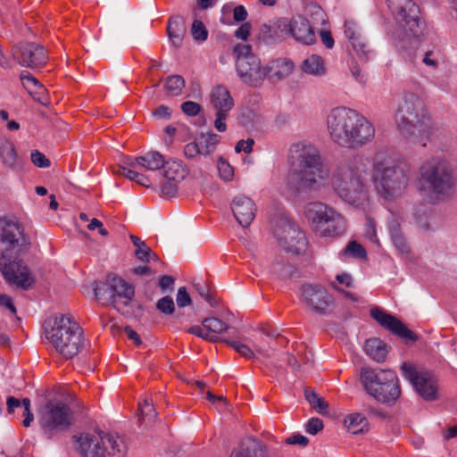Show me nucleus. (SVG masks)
Returning a JSON list of instances; mask_svg holds the SVG:
<instances>
[{"label": "nucleus", "mask_w": 457, "mask_h": 457, "mask_svg": "<svg viewBox=\"0 0 457 457\" xmlns=\"http://www.w3.org/2000/svg\"><path fill=\"white\" fill-rule=\"evenodd\" d=\"M360 381L368 395L386 405H394L401 395L399 379L390 370L363 367Z\"/></svg>", "instance_id": "obj_8"}, {"label": "nucleus", "mask_w": 457, "mask_h": 457, "mask_svg": "<svg viewBox=\"0 0 457 457\" xmlns=\"http://www.w3.org/2000/svg\"><path fill=\"white\" fill-rule=\"evenodd\" d=\"M253 144L254 140L253 138H247L246 140H239L235 146V151L237 153L245 152L246 154H249L253 150Z\"/></svg>", "instance_id": "obj_62"}, {"label": "nucleus", "mask_w": 457, "mask_h": 457, "mask_svg": "<svg viewBox=\"0 0 457 457\" xmlns=\"http://www.w3.org/2000/svg\"><path fill=\"white\" fill-rule=\"evenodd\" d=\"M304 216L312 223L317 233L326 218H330V220L337 224L340 222L338 212L320 202L307 204L304 207Z\"/></svg>", "instance_id": "obj_22"}, {"label": "nucleus", "mask_w": 457, "mask_h": 457, "mask_svg": "<svg viewBox=\"0 0 457 457\" xmlns=\"http://www.w3.org/2000/svg\"><path fill=\"white\" fill-rule=\"evenodd\" d=\"M236 69L240 79L250 86H260L270 72L269 66H262L260 59L252 52V46L238 43L233 48Z\"/></svg>", "instance_id": "obj_13"}, {"label": "nucleus", "mask_w": 457, "mask_h": 457, "mask_svg": "<svg viewBox=\"0 0 457 457\" xmlns=\"http://www.w3.org/2000/svg\"><path fill=\"white\" fill-rule=\"evenodd\" d=\"M163 177L166 180L180 182L187 176V170L181 162L169 160L165 161L163 166Z\"/></svg>", "instance_id": "obj_34"}, {"label": "nucleus", "mask_w": 457, "mask_h": 457, "mask_svg": "<svg viewBox=\"0 0 457 457\" xmlns=\"http://www.w3.org/2000/svg\"><path fill=\"white\" fill-rule=\"evenodd\" d=\"M305 398L309 404L320 414H327L328 411V403L313 391H305Z\"/></svg>", "instance_id": "obj_43"}, {"label": "nucleus", "mask_w": 457, "mask_h": 457, "mask_svg": "<svg viewBox=\"0 0 457 457\" xmlns=\"http://www.w3.org/2000/svg\"><path fill=\"white\" fill-rule=\"evenodd\" d=\"M176 302L179 307L183 308L191 304V297L185 287H180L178 289Z\"/></svg>", "instance_id": "obj_55"}, {"label": "nucleus", "mask_w": 457, "mask_h": 457, "mask_svg": "<svg viewBox=\"0 0 457 457\" xmlns=\"http://www.w3.org/2000/svg\"><path fill=\"white\" fill-rule=\"evenodd\" d=\"M411 62L417 64L419 62L432 70L438 69L440 65V58L438 52L435 50H419Z\"/></svg>", "instance_id": "obj_37"}, {"label": "nucleus", "mask_w": 457, "mask_h": 457, "mask_svg": "<svg viewBox=\"0 0 457 457\" xmlns=\"http://www.w3.org/2000/svg\"><path fill=\"white\" fill-rule=\"evenodd\" d=\"M174 278L169 275H162L159 279V287L163 293L171 291L174 286Z\"/></svg>", "instance_id": "obj_63"}, {"label": "nucleus", "mask_w": 457, "mask_h": 457, "mask_svg": "<svg viewBox=\"0 0 457 457\" xmlns=\"http://www.w3.org/2000/svg\"><path fill=\"white\" fill-rule=\"evenodd\" d=\"M322 428L323 422L319 418H311L305 425V431L311 435H316Z\"/></svg>", "instance_id": "obj_58"}, {"label": "nucleus", "mask_w": 457, "mask_h": 457, "mask_svg": "<svg viewBox=\"0 0 457 457\" xmlns=\"http://www.w3.org/2000/svg\"><path fill=\"white\" fill-rule=\"evenodd\" d=\"M203 326L206 328L207 331H210L212 335H216L217 337L218 334L226 332L229 328L226 323L215 317L204 319L203 320Z\"/></svg>", "instance_id": "obj_44"}, {"label": "nucleus", "mask_w": 457, "mask_h": 457, "mask_svg": "<svg viewBox=\"0 0 457 457\" xmlns=\"http://www.w3.org/2000/svg\"><path fill=\"white\" fill-rule=\"evenodd\" d=\"M287 18L270 21L261 26L258 38L265 45H275L285 40L287 37Z\"/></svg>", "instance_id": "obj_24"}, {"label": "nucleus", "mask_w": 457, "mask_h": 457, "mask_svg": "<svg viewBox=\"0 0 457 457\" xmlns=\"http://www.w3.org/2000/svg\"><path fill=\"white\" fill-rule=\"evenodd\" d=\"M185 87V80L179 75H170L166 79L164 87L167 93L172 96H177L181 94Z\"/></svg>", "instance_id": "obj_42"}, {"label": "nucleus", "mask_w": 457, "mask_h": 457, "mask_svg": "<svg viewBox=\"0 0 457 457\" xmlns=\"http://www.w3.org/2000/svg\"><path fill=\"white\" fill-rule=\"evenodd\" d=\"M235 219L244 228L248 227L255 217V205L253 202L245 195L236 196L231 204Z\"/></svg>", "instance_id": "obj_25"}, {"label": "nucleus", "mask_w": 457, "mask_h": 457, "mask_svg": "<svg viewBox=\"0 0 457 457\" xmlns=\"http://www.w3.org/2000/svg\"><path fill=\"white\" fill-rule=\"evenodd\" d=\"M388 8L399 26L413 37H419L423 30L419 6L412 0H386Z\"/></svg>", "instance_id": "obj_15"}, {"label": "nucleus", "mask_w": 457, "mask_h": 457, "mask_svg": "<svg viewBox=\"0 0 457 457\" xmlns=\"http://www.w3.org/2000/svg\"><path fill=\"white\" fill-rule=\"evenodd\" d=\"M338 217L340 219L338 224L331 221L330 218H326L318 233L321 237H339L343 235L345 231L346 223L345 218L339 212Z\"/></svg>", "instance_id": "obj_36"}, {"label": "nucleus", "mask_w": 457, "mask_h": 457, "mask_svg": "<svg viewBox=\"0 0 457 457\" xmlns=\"http://www.w3.org/2000/svg\"><path fill=\"white\" fill-rule=\"evenodd\" d=\"M230 457H269L267 446L261 441L247 437L233 450Z\"/></svg>", "instance_id": "obj_26"}, {"label": "nucleus", "mask_w": 457, "mask_h": 457, "mask_svg": "<svg viewBox=\"0 0 457 457\" xmlns=\"http://www.w3.org/2000/svg\"><path fill=\"white\" fill-rule=\"evenodd\" d=\"M210 102L212 108L216 111L214 127L219 132H224L227 129L225 120L228 117L229 111L234 106V100L228 89L222 85H219L212 89Z\"/></svg>", "instance_id": "obj_19"}, {"label": "nucleus", "mask_w": 457, "mask_h": 457, "mask_svg": "<svg viewBox=\"0 0 457 457\" xmlns=\"http://www.w3.org/2000/svg\"><path fill=\"white\" fill-rule=\"evenodd\" d=\"M370 316L381 327L389 330L391 333L405 339L415 342L418 337L410 330L400 320L392 314L385 312L380 307H373L370 309Z\"/></svg>", "instance_id": "obj_21"}, {"label": "nucleus", "mask_w": 457, "mask_h": 457, "mask_svg": "<svg viewBox=\"0 0 457 457\" xmlns=\"http://www.w3.org/2000/svg\"><path fill=\"white\" fill-rule=\"evenodd\" d=\"M344 33L348 38L349 42L354 37L361 35V31L358 25L353 21H345L344 24Z\"/></svg>", "instance_id": "obj_52"}, {"label": "nucleus", "mask_w": 457, "mask_h": 457, "mask_svg": "<svg viewBox=\"0 0 457 457\" xmlns=\"http://www.w3.org/2000/svg\"><path fill=\"white\" fill-rule=\"evenodd\" d=\"M30 245V237L19 221L0 218V270L10 284L22 289H28L33 283L28 267L21 260Z\"/></svg>", "instance_id": "obj_1"}, {"label": "nucleus", "mask_w": 457, "mask_h": 457, "mask_svg": "<svg viewBox=\"0 0 457 457\" xmlns=\"http://www.w3.org/2000/svg\"><path fill=\"white\" fill-rule=\"evenodd\" d=\"M187 332L210 342H215L218 339L216 335H212L203 325L192 326L187 329Z\"/></svg>", "instance_id": "obj_49"}, {"label": "nucleus", "mask_w": 457, "mask_h": 457, "mask_svg": "<svg viewBox=\"0 0 457 457\" xmlns=\"http://www.w3.org/2000/svg\"><path fill=\"white\" fill-rule=\"evenodd\" d=\"M403 377L413 386L415 391L426 401H435L438 395V386L435 377L425 370H418L411 364L403 363Z\"/></svg>", "instance_id": "obj_16"}, {"label": "nucleus", "mask_w": 457, "mask_h": 457, "mask_svg": "<svg viewBox=\"0 0 457 457\" xmlns=\"http://www.w3.org/2000/svg\"><path fill=\"white\" fill-rule=\"evenodd\" d=\"M157 417V412L154 408L152 407V410H145L140 411L139 421L145 424V426H149L154 422Z\"/></svg>", "instance_id": "obj_61"}, {"label": "nucleus", "mask_w": 457, "mask_h": 457, "mask_svg": "<svg viewBox=\"0 0 457 457\" xmlns=\"http://www.w3.org/2000/svg\"><path fill=\"white\" fill-rule=\"evenodd\" d=\"M287 37L296 42L310 46L315 42V34L309 21L302 16L295 19L287 18Z\"/></svg>", "instance_id": "obj_23"}, {"label": "nucleus", "mask_w": 457, "mask_h": 457, "mask_svg": "<svg viewBox=\"0 0 457 457\" xmlns=\"http://www.w3.org/2000/svg\"><path fill=\"white\" fill-rule=\"evenodd\" d=\"M178 181L167 180L162 185L161 192L163 196L171 197L178 190Z\"/></svg>", "instance_id": "obj_60"}, {"label": "nucleus", "mask_w": 457, "mask_h": 457, "mask_svg": "<svg viewBox=\"0 0 457 457\" xmlns=\"http://www.w3.org/2000/svg\"><path fill=\"white\" fill-rule=\"evenodd\" d=\"M342 254L360 259H365L367 256L364 247L355 241H350L343 250Z\"/></svg>", "instance_id": "obj_47"}, {"label": "nucleus", "mask_w": 457, "mask_h": 457, "mask_svg": "<svg viewBox=\"0 0 457 457\" xmlns=\"http://www.w3.org/2000/svg\"><path fill=\"white\" fill-rule=\"evenodd\" d=\"M408 140L420 143L423 146H426L428 142L435 148L444 151L451 145L453 137L447 129L435 122L429 116V124L427 127L419 128L416 130V137Z\"/></svg>", "instance_id": "obj_18"}, {"label": "nucleus", "mask_w": 457, "mask_h": 457, "mask_svg": "<svg viewBox=\"0 0 457 457\" xmlns=\"http://www.w3.org/2000/svg\"><path fill=\"white\" fill-rule=\"evenodd\" d=\"M271 70H275L274 75L281 79L289 76L295 68L294 62L287 58H280L272 62L271 66H269Z\"/></svg>", "instance_id": "obj_41"}, {"label": "nucleus", "mask_w": 457, "mask_h": 457, "mask_svg": "<svg viewBox=\"0 0 457 457\" xmlns=\"http://www.w3.org/2000/svg\"><path fill=\"white\" fill-rule=\"evenodd\" d=\"M369 170L368 158L360 154L353 155L333 171V190L344 202L356 208L363 207L369 200Z\"/></svg>", "instance_id": "obj_3"}, {"label": "nucleus", "mask_w": 457, "mask_h": 457, "mask_svg": "<svg viewBox=\"0 0 457 457\" xmlns=\"http://www.w3.org/2000/svg\"><path fill=\"white\" fill-rule=\"evenodd\" d=\"M454 184L452 169L445 160L431 157L421 163L417 179L420 193L436 199L445 198L452 194Z\"/></svg>", "instance_id": "obj_7"}, {"label": "nucleus", "mask_w": 457, "mask_h": 457, "mask_svg": "<svg viewBox=\"0 0 457 457\" xmlns=\"http://www.w3.org/2000/svg\"><path fill=\"white\" fill-rule=\"evenodd\" d=\"M129 238L136 247L135 256L141 262H148L151 259L158 261L157 255L151 250V248L140 237L130 235Z\"/></svg>", "instance_id": "obj_38"}, {"label": "nucleus", "mask_w": 457, "mask_h": 457, "mask_svg": "<svg viewBox=\"0 0 457 457\" xmlns=\"http://www.w3.org/2000/svg\"><path fill=\"white\" fill-rule=\"evenodd\" d=\"M156 308L163 314H172L175 311L173 299L168 295L162 297L161 299L158 300L156 303Z\"/></svg>", "instance_id": "obj_50"}, {"label": "nucleus", "mask_w": 457, "mask_h": 457, "mask_svg": "<svg viewBox=\"0 0 457 457\" xmlns=\"http://www.w3.org/2000/svg\"><path fill=\"white\" fill-rule=\"evenodd\" d=\"M164 162L165 159L162 154L156 151H150L142 156L135 158L129 165L133 169L141 167L147 170L154 171L162 169Z\"/></svg>", "instance_id": "obj_27"}, {"label": "nucleus", "mask_w": 457, "mask_h": 457, "mask_svg": "<svg viewBox=\"0 0 457 457\" xmlns=\"http://www.w3.org/2000/svg\"><path fill=\"white\" fill-rule=\"evenodd\" d=\"M273 233L286 252L300 254L306 250L307 240L304 234L287 215H279L274 220Z\"/></svg>", "instance_id": "obj_14"}, {"label": "nucleus", "mask_w": 457, "mask_h": 457, "mask_svg": "<svg viewBox=\"0 0 457 457\" xmlns=\"http://www.w3.org/2000/svg\"><path fill=\"white\" fill-rule=\"evenodd\" d=\"M21 80L30 95L36 94L37 89L45 91L43 85L26 71L21 73Z\"/></svg>", "instance_id": "obj_45"}, {"label": "nucleus", "mask_w": 457, "mask_h": 457, "mask_svg": "<svg viewBox=\"0 0 457 457\" xmlns=\"http://www.w3.org/2000/svg\"><path fill=\"white\" fill-rule=\"evenodd\" d=\"M410 170L400 161L382 159L372 164L371 180L377 194L386 199L393 200L401 196L408 185Z\"/></svg>", "instance_id": "obj_5"}, {"label": "nucleus", "mask_w": 457, "mask_h": 457, "mask_svg": "<svg viewBox=\"0 0 457 457\" xmlns=\"http://www.w3.org/2000/svg\"><path fill=\"white\" fill-rule=\"evenodd\" d=\"M413 216L416 226L424 232L435 230L437 228V225L434 220L435 216L428 213L422 206L415 209Z\"/></svg>", "instance_id": "obj_35"}, {"label": "nucleus", "mask_w": 457, "mask_h": 457, "mask_svg": "<svg viewBox=\"0 0 457 457\" xmlns=\"http://www.w3.org/2000/svg\"><path fill=\"white\" fill-rule=\"evenodd\" d=\"M300 300L313 312L327 315L333 303L328 290L320 284H304L300 288Z\"/></svg>", "instance_id": "obj_17"}, {"label": "nucleus", "mask_w": 457, "mask_h": 457, "mask_svg": "<svg viewBox=\"0 0 457 457\" xmlns=\"http://www.w3.org/2000/svg\"><path fill=\"white\" fill-rule=\"evenodd\" d=\"M364 237L370 241L378 244V239L377 237V232L375 228V222L371 219H368L365 224L364 229Z\"/></svg>", "instance_id": "obj_59"}, {"label": "nucleus", "mask_w": 457, "mask_h": 457, "mask_svg": "<svg viewBox=\"0 0 457 457\" xmlns=\"http://www.w3.org/2000/svg\"><path fill=\"white\" fill-rule=\"evenodd\" d=\"M13 56L21 66L31 69L45 65L48 60L44 46L33 42L19 44L14 48Z\"/></svg>", "instance_id": "obj_20"}, {"label": "nucleus", "mask_w": 457, "mask_h": 457, "mask_svg": "<svg viewBox=\"0 0 457 457\" xmlns=\"http://www.w3.org/2000/svg\"><path fill=\"white\" fill-rule=\"evenodd\" d=\"M218 170L220 176L222 179L228 181L233 178L234 170L229 163L220 157L218 161Z\"/></svg>", "instance_id": "obj_51"}, {"label": "nucleus", "mask_w": 457, "mask_h": 457, "mask_svg": "<svg viewBox=\"0 0 457 457\" xmlns=\"http://www.w3.org/2000/svg\"><path fill=\"white\" fill-rule=\"evenodd\" d=\"M345 426L348 432L357 435L368 431L369 421L366 417L361 413H351L345 418Z\"/></svg>", "instance_id": "obj_32"}, {"label": "nucleus", "mask_w": 457, "mask_h": 457, "mask_svg": "<svg viewBox=\"0 0 457 457\" xmlns=\"http://www.w3.org/2000/svg\"><path fill=\"white\" fill-rule=\"evenodd\" d=\"M46 337L65 359L76 356L84 346L83 329L70 316L56 315L46 326Z\"/></svg>", "instance_id": "obj_6"}, {"label": "nucleus", "mask_w": 457, "mask_h": 457, "mask_svg": "<svg viewBox=\"0 0 457 457\" xmlns=\"http://www.w3.org/2000/svg\"><path fill=\"white\" fill-rule=\"evenodd\" d=\"M301 69L305 74L314 77H322L327 72L322 57L317 54H312L304 59L302 62Z\"/></svg>", "instance_id": "obj_31"}, {"label": "nucleus", "mask_w": 457, "mask_h": 457, "mask_svg": "<svg viewBox=\"0 0 457 457\" xmlns=\"http://www.w3.org/2000/svg\"><path fill=\"white\" fill-rule=\"evenodd\" d=\"M94 294L104 304L109 303L122 314H129L135 296V288L123 278L108 275L104 282H95Z\"/></svg>", "instance_id": "obj_11"}, {"label": "nucleus", "mask_w": 457, "mask_h": 457, "mask_svg": "<svg viewBox=\"0 0 457 457\" xmlns=\"http://www.w3.org/2000/svg\"><path fill=\"white\" fill-rule=\"evenodd\" d=\"M184 155L187 159H195L198 156L203 157L199 144L196 141L187 144L184 147Z\"/></svg>", "instance_id": "obj_56"}, {"label": "nucleus", "mask_w": 457, "mask_h": 457, "mask_svg": "<svg viewBox=\"0 0 457 457\" xmlns=\"http://www.w3.org/2000/svg\"><path fill=\"white\" fill-rule=\"evenodd\" d=\"M286 444L287 445H298L300 446H306L309 444V439L305 436L301 434H295L291 436H288L286 439Z\"/></svg>", "instance_id": "obj_64"}, {"label": "nucleus", "mask_w": 457, "mask_h": 457, "mask_svg": "<svg viewBox=\"0 0 457 457\" xmlns=\"http://www.w3.org/2000/svg\"><path fill=\"white\" fill-rule=\"evenodd\" d=\"M353 50L355 52L361 61H368L373 56V51L365 40L363 35L354 37L350 41Z\"/></svg>", "instance_id": "obj_40"}, {"label": "nucleus", "mask_w": 457, "mask_h": 457, "mask_svg": "<svg viewBox=\"0 0 457 457\" xmlns=\"http://www.w3.org/2000/svg\"><path fill=\"white\" fill-rule=\"evenodd\" d=\"M429 116L424 103L416 94L405 93L398 103L394 119L400 134L409 139L416 137L419 128L429 124Z\"/></svg>", "instance_id": "obj_9"}, {"label": "nucleus", "mask_w": 457, "mask_h": 457, "mask_svg": "<svg viewBox=\"0 0 457 457\" xmlns=\"http://www.w3.org/2000/svg\"><path fill=\"white\" fill-rule=\"evenodd\" d=\"M194 287L198 292V294L212 307L217 306L218 301L216 298L211 294L210 287L207 282L204 279L194 282Z\"/></svg>", "instance_id": "obj_46"}, {"label": "nucleus", "mask_w": 457, "mask_h": 457, "mask_svg": "<svg viewBox=\"0 0 457 457\" xmlns=\"http://www.w3.org/2000/svg\"><path fill=\"white\" fill-rule=\"evenodd\" d=\"M0 159L5 167L12 170L21 163L13 144L4 137H0Z\"/></svg>", "instance_id": "obj_28"}, {"label": "nucleus", "mask_w": 457, "mask_h": 457, "mask_svg": "<svg viewBox=\"0 0 457 457\" xmlns=\"http://www.w3.org/2000/svg\"><path fill=\"white\" fill-rule=\"evenodd\" d=\"M38 422L44 436L53 439L71 428L74 422V413L62 401H48L41 408Z\"/></svg>", "instance_id": "obj_12"}, {"label": "nucleus", "mask_w": 457, "mask_h": 457, "mask_svg": "<svg viewBox=\"0 0 457 457\" xmlns=\"http://www.w3.org/2000/svg\"><path fill=\"white\" fill-rule=\"evenodd\" d=\"M386 345L378 338L373 337L366 340L364 351L371 359L378 362H381L386 356Z\"/></svg>", "instance_id": "obj_33"}, {"label": "nucleus", "mask_w": 457, "mask_h": 457, "mask_svg": "<svg viewBox=\"0 0 457 457\" xmlns=\"http://www.w3.org/2000/svg\"><path fill=\"white\" fill-rule=\"evenodd\" d=\"M201 109V105L193 101H187L181 104L182 112L187 116H196Z\"/></svg>", "instance_id": "obj_57"}, {"label": "nucleus", "mask_w": 457, "mask_h": 457, "mask_svg": "<svg viewBox=\"0 0 457 457\" xmlns=\"http://www.w3.org/2000/svg\"><path fill=\"white\" fill-rule=\"evenodd\" d=\"M331 140L347 149H357L375 137L372 123L357 111L346 107L333 108L327 117Z\"/></svg>", "instance_id": "obj_2"}, {"label": "nucleus", "mask_w": 457, "mask_h": 457, "mask_svg": "<svg viewBox=\"0 0 457 457\" xmlns=\"http://www.w3.org/2000/svg\"><path fill=\"white\" fill-rule=\"evenodd\" d=\"M30 158L33 164L37 167L47 168L50 166L49 159H47L45 154L37 150L31 152Z\"/></svg>", "instance_id": "obj_53"}, {"label": "nucleus", "mask_w": 457, "mask_h": 457, "mask_svg": "<svg viewBox=\"0 0 457 457\" xmlns=\"http://www.w3.org/2000/svg\"><path fill=\"white\" fill-rule=\"evenodd\" d=\"M191 34L195 40L204 42L207 39L208 31L204 23L198 20L194 21Z\"/></svg>", "instance_id": "obj_48"}, {"label": "nucleus", "mask_w": 457, "mask_h": 457, "mask_svg": "<svg viewBox=\"0 0 457 457\" xmlns=\"http://www.w3.org/2000/svg\"><path fill=\"white\" fill-rule=\"evenodd\" d=\"M73 439L78 444L77 450L81 457H123L127 450L120 437L109 433H81L74 436Z\"/></svg>", "instance_id": "obj_10"}, {"label": "nucleus", "mask_w": 457, "mask_h": 457, "mask_svg": "<svg viewBox=\"0 0 457 457\" xmlns=\"http://www.w3.org/2000/svg\"><path fill=\"white\" fill-rule=\"evenodd\" d=\"M391 240L399 253H401V254L409 253L410 247H409V245L406 242L405 237H403V234L392 237Z\"/></svg>", "instance_id": "obj_54"}, {"label": "nucleus", "mask_w": 457, "mask_h": 457, "mask_svg": "<svg viewBox=\"0 0 457 457\" xmlns=\"http://www.w3.org/2000/svg\"><path fill=\"white\" fill-rule=\"evenodd\" d=\"M220 140V137L213 132L202 134L196 141L199 144L201 155L204 158L209 157L215 151Z\"/></svg>", "instance_id": "obj_39"}, {"label": "nucleus", "mask_w": 457, "mask_h": 457, "mask_svg": "<svg viewBox=\"0 0 457 457\" xmlns=\"http://www.w3.org/2000/svg\"><path fill=\"white\" fill-rule=\"evenodd\" d=\"M186 30V24L182 17L174 16L170 18L167 25V33L170 41L174 46L179 47L181 46Z\"/></svg>", "instance_id": "obj_29"}, {"label": "nucleus", "mask_w": 457, "mask_h": 457, "mask_svg": "<svg viewBox=\"0 0 457 457\" xmlns=\"http://www.w3.org/2000/svg\"><path fill=\"white\" fill-rule=\"evenodd\" d=\"M225 343L246 359H253L254 357V352L263 357H270L268 350L258 344H253V348H251L249 345L235 340L226 339Z\"/></svg>", "instance_id": "obj_30"}, {"label": "nucleus", "mask_w": 457, "mask_h": 457, "mask_svg": "<svg viewBox=\"0 0 457 457\" xmlns=\"http://www.w3.org/2000/svg\"><path fill=\"white\" fill-rule=\"evenodd\" d=\"M289 162V184L298 194L319 190L328 177L320 152L312 145H294Z\"/></svg>", "instance_id": "obj_4"}]
</instances>
